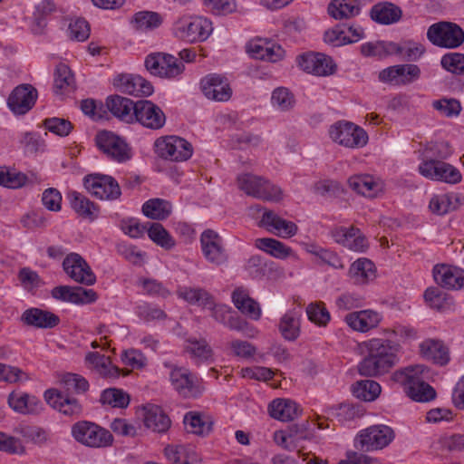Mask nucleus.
I'll list each match as a JSON object with an SVG mask.
<instances>
[{"instance_id": "nucleus-24", "label": "nucleus", "mask_w": 464, "mask_h": 464, "mask_svg": "<svg viewBox=\"0 0 464 464\" xmlns=\"http://www.w3.org/2000/svg\"><path fill=\"white\" fill-rule=\"evenodd\" d=\"M52 296L57 300L76 304H91L97 300V294L92 289L71 287L68 285L56 286L52 290Z\"/></svg>"}, {"instance_id": "nucleus-41", "label": "nucleus", "mask_w": 464, "mask_h": 464, "mask_svg": "<svg viewBox=\"0 0 464 464\" xmlns=\"http://www.w3.org/2000/svg\"><path fill=\"white\" fill-rule=\"evenodd\" d=\"M232 300L235 306L244 314L248 317L257 320L261 315V309L259 304L250 298L247 294H246L241 289H236L232 295Z\"/></svg>"}, {"instance_id": "nucleus-36", "label": "nucleus", "mask_w": 464, "mask_h": 464, "mask_svg": "<svg viewBox=\"0 0 464 464\" xmlns=\"http://www.w3.org/2000/svg\"><path fill=\"white\" fill-rule=\"evenodd\" d=\"M361 5L358 0H333L328 5V14L334 19H348L358 15Z\"/></svg>"}, {"instance_id": "nucleus-55", "label": "nucleus", "mask_w": 464, "mask_h": 464, "mask_svg": "<svg viewBox=\"0 0 464 464\" xmlns=\"http://www.w3.org/2000/svg\"><path fill=\"white\" fill-rule=\"evenodd\" d=\"M308 319L320 326H325L330 321V314L323 303H311L306 307Z\"/></svg>"}, {"instance_id": "nucleus-42", "label": "nucleus", "mask_w": 464, "mask_h": 464, "mask_svg": "<svg viewBox=\"0 0 464 464\" xmlns=\"http://www.w3.org/2000/svg\"><path fill=\"white\" fill-rule=\"evenodd\" d=\"M349 187L363 196L372 198L380 190V185L370 175H354L348 179Z\"/></svg>"}, {"instance_id": "nucleus-58", "label": "nucleus", "mask_w": 464, "mask_h": 464, "mask_svg": "<svg viewBox=\"0 0 464 464\" xmlns=\"http://www.w3.org/2000/svg\"><path fill=\"white\" fill-rule=\"evenodd\" d=\"M397 47L399 50L394 52L393 54L401 55L403 60L409 62L417 61L425 51L422 44L411 42L405 43L402 45L397 44Z\"/></svg>"}, {"instance_id": "nucleus-62", "label": "nucleus", "mask_w": 464, "mask_h": 464, "mask_svg": "<svg viewBox=\"0 0 464 464\" xmlns=\"http://www.w3.org/2000/svg\"><path fill=\"white\" fill-rule=\"evenodd\" d=\"M163 53H155L149 54L145 59V67L150 74L164 78L167 72H163L162 64H165Z\"/></svg>"}, {"instance_id": "nucleus-64", "label": "nucleus", "mask_w": 464, "mask_h": 464, "mask_svg": "<svg viewBox=\"0 0 464 464\" xmlns=\"http://www.w3.org/2000/svg\"><path fill=\"white\" fill-rule=\"evenodd\" d=\"M69 34L72 39L79 42L85 41L90 35V27L86 20L78 18L69 24Z\"/></svg>"}, {"instance_id": "nucleus-20", "label": "nucleus", "mask_w": 464, "mask_h": 464, "mask_svg": "<svg viewBox=\"0 0 464 464\" xmlns=\"http://www.w3.org/2000/svg\"><path fill=\"white\" fill-rule=\"evenodd\" d=\"M297 63L303 71L318 76L333 74L336 70L333 59L323 53H310L300 55Z\"/></svg>"}, {"instance_id": "nucleus-31", "label": "nucleus", "mask_w": 464, "mask_h": 464, "mask_svg": "<svg viewBox=\"0 0 464 464\" xmlns=\"http://www.w3.org/2000/svg\"><path fill=\"white\" fill-rule=\"evenodd\" d=\"M420 353L423 358L434 363L445 365L448 363L449 351L442 342L433 339L423 341L420 344Z\"/></svg>"}, {"instance_id": "nucleus-29", "label": "nucleus", "mask_w": 464, "mask_h": 464, "mask_svg": "<svg viewBox=\"0 0 464 464\" xmlns=\"http://www.w3.org/2000/svg\"><path fill=\"white\" fill-rule=\"evenodd\" d=\"M21 320L24 324L35 328H53L60 322L59 317L54 314L39 308L25 310Z\"/></svg>"}, {"instance_id": "nucleus-44", "label": "nucleus", "mask_w": 464, "mask_h": 464, "mask_svg": "<svg viewBox=\"0 0 464 464\" xmlns=\"http://www.w3.org/2000/svg\"><path fill=\"white\" fill-rule=\"evenodd\" d=\"M351 391L354 397L364 401H372L378 398L381 393V385L372 380H362L354 382Z\"/></svg>"}, {"instance_id": "nucleus-25", "label": "nucleus", "mask_w": 464, "mask_h": 464, "mask_svg": "<svg viewBox=\"0 0 464 464\" xmlns=\"http://www.w3.org/2000/svg\"><path fill=\"white\" fill-rule=\"evenodd\" d=\"M433 277L438 285L447 289L464 287V270L458 267L437 265L433 268Z\"/></svg>"}, {"instance_id": "nucleus-11", "label": "nucleus", "mask_w": 464, "mask_h": 464, "mask_svg": "<svg viewBox=\"0 0 464 464\" xmlns=\"http://www.w3.org/2000/svg\"><path fill=\"white\" fill-rule=\"evenodd\" d=\"M165 367L169 368V381L173 389L185 398H195L202 393L203 387L198 377L185 367L165 362Z\"/></svg>"}, {"instance_id": "nucleus-30", "label": "nucleus", "mask_w": 464, "mask_h": 464, "mask_svg": "<svg viewBox=\"0 0 464 464\" xmlns=\"http://www.w3.org/2000/svg\"><path fill=\"white\" fill-rule=\"evenodd\" d=\"M401 9L390 2H381L375 4L371 11V18L380 24H395L401 18Z\"/></svg>"}, {"instance_id": "nucleus-23", "label": "nucleus", "mask_w": 464, "mask_h": 464, "mask_svg": "<svg viewBox=\"0 0 464 464\" xmlns=\"http://www.w3.org/2000/svg\"><path fill=\"white\" fill-rule=\"evenodd\" d=\"M331 236L337 244L355 252H363L368 246L365 237L354 227H336Z\"/></svg>"}, {"instance_id": "nucleus-15", "label": "nucleus", "mask_w": 464, "mask_h": 464, "mask_svg": "<svg viewBox=\"0 0 464 464\" xmlns=\"http://www.w3.org/2000/svg\"><path fill=\"white\" fill-rule=\"evenodd\" d=\"M132 115V123L139 122L143 127L150 130H160L166 122L163 111L149 100L136 102V109Z\"/></svg>"}, {"instance_id": "nucleus-49", "label": "nucleus", "mask_w": 464, "mask_h": 464, "mask_svg": "<svg viewBox=\"0 0 464 464\" xmlns=\"http://www.w3.org/2000/svg\"><path fill=\"white\" fill-rule=\"evenodd\" d=\"M149 237L158 246L165 249L174 246L175 241L169 232L160 223H152L147 228Z\"/></svg>"}, {"instance_id": "nucleus-28", "label": "nucleus", "mask_w": 464, "mask_h": 464, "mask_svg": "<svg viewBox=\"0 0 464 464\" xmlns=\"http://www.w3.org/2000/svg\"><path fill=\"white\" fill-rule=\"evenodd\" d=\"M143 421L148 429L158 433L166 432L171 424L170 419L163 410L153 404L143 407Z\"/></svg>"}, {"instance_id": "nucleus-2", "label": "nucleus", "mask_w": 464, "mask_h": 464, "mask_svg": "<svg viewBox=\"0 0 464 464\" xmlns=\"http://www.w3.org/2000/svg\"><path fill=\"white\" fill-rule=\"evenodd\" d=\"M428 368L422 364L410 365L394 372L392 380L400 384L404 392L418 402H429L436 398V391L425 382Z\"/></svg>"}, {"instance_id": "nucleus-26", "label": "nucleus", "mask_w": 464, "mask_h": 464, "mask_svg": "<svg viewBox=\"0 0 464 464\" xmlns=\"http://www.w3.org/2000/svg\"><path fill=\"white\" fill-rule=\"evenodd\" d=\"M381 320L382 315L371 309L352 312L344 317V321L349 327L361 333H366L375 328Z\"/></svg>"}, {"instance_id": "nucleus-37", "label": "nucleus", "mask_w": 464, "mask_h": 464, "mask_svg": "<svg viewBox=\"0 0 464 464\" xmlns=\"http://www.w3.org/2000/svg\"><path fill=\"white\" fill-rule=\"evenodd\" d=\"M255 246L278 259H286L293 254V250L290 246L279 240L270 237L256 238L255 240Z\"/></svg>"}, {"instance_id": "nucleus-32", "label": "nucleus", "mask_w": 464, "mask_h": 464, "mask_svg": "<svg viewBox=\"0 0 464 464\" xmlns=\"http://www.w3.org/2000/svg\"><path fill=\"white\" fill-rule=\"evenodd\" d=\"M106 105L114 116L122 121L132 123V113L136 109V102L129 98L114 95L108 97Z\"/></svg>"}, {"instance_id": "nucleus-9", "label": "nucleus", "mask_w": 464, "mask_h": 464, "mask_svg": "<svg viewBox=\"0 0 464 464\" xmlns=\"http://www.w3.org/2000/svg\"><path fill=\"white\" fill-rule=\"evenodd\" d=\"M329 134L334 142L350 149L362 148L368 142L367 132L350 121L334 123L331 126Z\"/></svg>"}, {"instance_id": "nucleus-33", "label": "nucleus", "mask_w": 464, "mask_h": 464, "mask_svg": "<svg viewBox=\"0 0 464 464\" xmlns=\"http://www.w3.org/2000/svg\"><path fill=\"white\" fill-rule=\"evenodd\" d=\"M184 425L188 432L206 436L212 430L213 421L208 415L189 411L184 417Z\"/></svg>"}, {"instance_id": "nucleus-38", "label": "nucleus", "mask_w": 464, "mask_h": 464, "mask_svg": "<svg viewBox=\"0 0 464 464\" xmlns=\"http://www.w3.org/2000/svg\"><path fill=\"white\" fill-rule=\"evenodd\" d=\"M300 313L295 309L286 312L279 323V331L287 341H295L300 335Z\"/></svg>"}, {"instance_id": "nucleus-8", "label": "nucleus", "mask_w": 464, "mask_h": 464, "mask_svg": "<svg viewBox=\"0 0 464 464\" xmlns=\"http://www.w3.org/2000/svg\"><path fill=\"white\" fill-rule=\"evenodd\" d=\"M154 151L162 160L184 161L193 153L192 145L185 139L178 136H165L154 142Z\"/></svg>"}, {"instance_id": "nucleus-16", "label": "nucleus", "mask_w": 464, "mask_h": 464, "mask_svg": "<svg viewBox=\"0 0 464 464\" xmlns=\"http://www.w3.org/2000/svg\"><path fill=\"white\" fill-rule=\"evenodd\" d=\"M85 188L101 199H116L121 192L118 182L111 176L89 175L84 178Z\"/></svg>"}, {"instance_id": "nucleus-18", "label": "nucleus", "mask_w": 464, "mask_h": 464, "mask_svg": "<svg viewBox=\"0 0 464 464\" xmlns=\"http://www.w3.org/2000/svg\"><path fill=\"white\" fill-rule=\"evenodd\" d=\"M63 268L66 275L77 283L92 285L96 282V276L90 266L77 253L66 256L63 262Z\"/></svg>"}, {"instance_id": "nucleus-21", "label": "nucleus", "mask_w": 464, "mask_h": 464, "mask_svg": "<svg viewBox=\"0 0 464 464\" xmlns=\"http://www.w3.org/2000/svg\"><path fill=\"white\" fill-rule=\"evenodd\" d=\"M113 85L118 91L129 95L149 96L153 92L152 84L136 74H119L114 78Z\"/></svg>"}, {"instance_id": "nucleus-59", "label": "nucleus", "mask_w": 464, "mask_h": 464, "mask_svg": "<svg viewBox=\"0 0 464 464\" xmlns=\"http://www.w3.org/2000/svg\"><path fill=\"white\" fill-rule=\"evenodd\" d=\"M19 433L32 443L44 446L49 441V433L40 427L21 428Z\"/></svg>"}, {"instance_id": "nucleus-10", "label": "nucleus", "mask_w": 464, "mask_h": 464, "mask_svg": "<svg viewBox=\"0 0 464 464\" xmlns=\"http://www.w3.org/2000/svg\"><path fill=\"white\" fill-rule=\"evenodd\" d=\"M212 30V23L201 16L181 18L174 27L175 35L188 43L207 40Z\"/></svg>"}, {"instance_id": "nucleus-34", "label": "nucleus", "mask_w": 464, "mask_h": 464, "mask_svg": "<svg viewBox=\"0 0 464 464\" xmlns=\"http://www.w3.org/2000/svg\"><path fill=\"white\" fill-rule=\"evenodd\" d=\"M268 411L272 418L281 421L293 420L299 414L297 404L291 400L285 399L274 400L269 404Z\"/></svg>"}, {"instance_id": "nucleus-57", "label": "nucleus", "mask_w": 464, "mask_h": 464, "mask_svg": "<svg viewBox=\"0 0 464 464\" xmlns=\"http://www.w3.org/2000/svg\"><path fill=\"white\" fill-rule=\"evenodd\" d=\"M187 350L200 360H208L212 356V349L205 339L189 338L187 340Z\"/></svg>"}, {"instance_id": "nucleus-7", "label": "nucleus", "mask_w": 464, "mask_h": 464, "mask_svg": "<svg viewBox=\"0 0 464 464\" xmlns=\"http://www.w3.org/2000/svg\"><path fill=\"white\" fill-rule=\"evenodd\" d=\"M427 38L436 46L452 49L464 43V31L455 23L443 21L429 27Z\"/></svg>"}, {"instance_id": "nucleus-3", "label": "nucleus", "mask_w": 464, "mask_h": 464, "mask_svg": "<svg viewBox=\"0 0 464 464\" xmlns=\"http://www.w3.org/2000/svg\"><path fill=\"white\" fill-rule=\"evenodd\" d=\"M237 186L247 196L266 201L278 202L283 198V190L268 179L251 173L237 176Z\"/></svg>"}, {"instance_id": "nucleus-40", "label": "nucleus", "mask_w": 464, "mask_h": 464, "mask_svg": "<svg viewBox=\"0 0 464 464\" xmlns=\"http://www.w3.org/2000/svg\"><path fill=\"white\" fill-rule=\"evenodd\" d=\"M460 206L459 198L456 194L434 195L430 200L429 208L433 214L442 216L456 210Z\"/></svg>"}, {"instance_id": "nucleus-39", "label": "nucleus", "mask_w": 464, "mask_h": 464, "mask_svg": "<svg viewBox=\"0 0 464 464\" xmlns=\"http://www.w3.org/2000/svg\"><path fill=\"white\" fill-rule=\"evenodd\" d=\"M349 275L355 284H366L375 276L374 264L367 258H359L352 264Z\"/></svg>"}, {"instance_id": "nucleus-13", "label": "nucleus", "mask_w": 464, "mask_h": 464, "mask_svg": "<svg viewBox=\"0 0 464 464\" xmlns=\"http://www.w3.org/2000/svg\"><path fill=\"white\" fill-rule=\"evenodd\" d=\"M250 211L253 215L262 212L258 226L266 227L278 237L288 238L295 236L298 230L294 222L280 218L274 211L263 208L260 205L251 207Z\"/></svg>"}, {"instance_id": "nucleus-35", "label": "nucleus", "mask_w": 464, "mask_h": 464, "mask_svg": "<svg viewBox=\"0 0 464 464\" xmlns=\"http://www.w3.org/2000/svg\"><path fill=\"white\" fill-rule=\"evenodd\" d=\"M71 207L73 210L84 218L94 220L98 217V208L84 195L77 191L68 193Z\"/></svg>"}, {"instance_id": "nucleus-6", "label": "nucleus", "mask_w": 464, "mask_h": 464, "mask_svg": "<svg viewBox=\"0 0 464 464\" xmlns=\"http://www.w3.org/2000/svg\"><path fill=\"white\" fill-rule=\"evenodd\" d=\"M394 439L393 430L387 425H372L362 430L354 440V447L362 451L382 450Z\"/></svg>"}, {"instance_id": "nucleus-50", "label": "nucleus", "mask_w": 464, "mask_h": 464, "mask_svg": "<svg viewBox=\"0 0 464 464\" xmlns=\"http://www.w3.org/2000/svg\"><path fill=\"white\" fill-rule=\"evenodd\" d=\"M272 105L281 111L291 110L295 103L294 94L285 87L275 89L271 96Z\"/></svg>"}, {"instance_id": "nucleus-45", "label": "nucleus", "mask_w": 464, "mask_h": 464, "mask_svg": "<svg viewBox=\"0 0 464 464\" xmlns=\"http://www.w3.org/2000/svg\"><path fill=\"white\" fill-rule=\"evenodd\" d=\"M132 27L140 32L158 28L161 23V16L151 11H140L134 14L130 21Z\"/></svg>"}, {"instance_id": "nucleus-61", "label": "nucleus", "mask_w": 464, "mask_h": 464, "mask_svg": "<svg viewBox=\"0 0 464 464\" xmlns=\"http://www.w3.org/2000/svg\"><path fill=\"white\" fill-rule=\"evenodd\" d=\"M432 105L435 110L439 111L446 117L458 116L461 111L459 102L455 99H441L434 101Z\"/></svg>"}, {"instance_id": "nucleus-56", "label": "nucleus", "mask_w": 464, "mask_h": 464, "mask_svg": "<svg viewBox=\"0 0 464 464\" xmlns=\"http://www.w3.org/2000/svg\"><path fill=\"white\" fill-rule=\"evenodd\" d=\"M441 66L455 74L464 75V54L459 53H448L442 56Z\"/></svg>"}, {"instance_id": "nucleus-47", "label": "nucleus", "mask_w": 464, "mask_h": 464, "mask_svg": "<svg viewBox=\"0 0 464 464\" xmlns=\"http://www.w3.org/2000/svg\"><path fill=\"white\" fill-rule=\"evenodd\" d=\"M74 77L71 69L65 63H59L54 72L53 89L56 94L74 89Z\"/></svg>"}, {"instance_id": "nucleus-63", "label": "nucleus", "mask_w": 464, "mask_h": 464, "mask_svg": "<svg viewBox=\"0 0 464 464\" xmlns=\"http://www.w3.org/2000/svg\"><path fill=\"white\" fill-rule=\"evenodd\" d=\"M148 225H141L136 218L122 219L120 224L121 229L124 234L130 236L132 238L141 237L147 231Z\"/></svg>"}, {"instance_id": "nucleus-46", "label": "nucleus", "mask_w": 464, "mask_h": 464, "mask_svg": "<svg viewBox=\"0 0 464 464\" xmlns=\"http://www.w3.org/2000/svg\"><path fill=\"white\" fill-rule=\"evenodd\" d=\"M142 212L150 218L163 220L170 215L171 205L167 200L152 198L143 204Z\"/></svg>"}, {"instance_id": "nucleus-17", "label": "nucleus", "mask_w": 464, "mask_h": 464, "mask_svg": "<svg viewBox=\"0 0 464 464\" xmlns=\"http://www.w3.org/2000/svg\"><path fill=\"white\" fill-rule=\"evenodd\" d=\"M46 402L60 413L70 418H78L82 413V405L72 395L63 391L50 389L44 392Z\"/></svg>"}, {"instance_id": "nucleus-52", "label": "nucleus", "mask_w": 464, "mask_h": 464, "mask_svg": "<svg viewBox=\"0 0 464 464\" xmlns=\"http://www.w3.org/2000/svg\"><path fill=\"white\" fill-rule=\"evenodd\" d=\"M100 401L115 408H125L130 403V397L121 390L110 388L102 392Z\"/></svg>"}, {"instance_id": "nucleus-54", "label": "nucleus", "mask_w": 464, "mask_h": 464, "mask_svg": "<svg viewBox=\"0 0 464 464\" xmlns=\"http://www.w3.org/2000/svg\"><path fill=\"white\" fill-rule=\"evenodd\" d=\"M393 68H396L399 85L410 84L420 76V69L413 63L393 65Z\"/></svg>"}, {"instance_id": "nucleus-53", "label": "nucleus", "mask_w": 464, "mask_h": 464, "mask_svg": "<svg viewBox=\"0 0 464 464\" xmlns=\"http://www.w3.org/2000/svg\"><path fill=\"white\" fill-rule=\"evenodd\" d=\"M28 380H30V376L22 369L0 362V382L16 383Z\"/></svg>"}, {"instance_id": "nucleus-51", "label": "nucleus", "mask_w": 464, "mask_h": 464, "mask_svg": "<svg viewBox=\"0 0 464 464\" xmlns=\"http://www.w3.org/2000/svg\"><path fill=\"white\" fill-rule=\"evenodd\" d=\"M64 392L84 393L89 389V382L85 378L75 373H66L61 379Z\"/></svg>"}, {"instance_id": "nucleus-22", "label": "nucleus", "mask_w": 464, "mask_h": 464, "mask_svg": "<svg viewBox=\"0 0 464 464\" xmlns=\"http://www.w3.org/2000/svg\"><path fill=\"white\" fill-rule=\"evenodd\" d=\"M203 94L209 100L227 102L232 95L227 80L219 74H208L200 82Z\"/></svg>"}, {"instance_id": "nucleus-14", "label": "nucleus", "mask_w": 464, "mask_h": 464, "mask_svg": "<svg viewBox=\"0 0 464 464\" xmlns=\"http://www.w3.org/2000/svg\"><path fill=\"white\" fill-rule=\"evenodd\" d=\"M201 251L208 262L222 266L228 260L223 238L214 230L206 229L200 236Z\"/></svg>"}, {"instance_id": "nucleus-5", "label": "nucleus", "mask_w": 464, "mask_h": 464, "mask_svg": "<svg viewBox=\"0 0 464 464\" xmlns=\"http://www.w3.org/2000/svg\"><path fill=\"white\" fill-rule=\"evenodd\" d=\"M98 149L111 160L124 163L132 158V149L127 141L109 130L99 131L95 136Z\"/></svg>"}, {"instance_id": "nucleus-4", "label": "nucleus", "mask_w": 464, "mask_h": 464, "mask_svg": "<svg viewBox=\"0 0 464 464\" xmlns=\"http://www.w3.org/2000/svg\"><path fill=\"white\" fill-rule=\"evenodd\" d=\"M71 433L77 442L91 448L108 447L113 441L108 430L88 420L75 422L72 426Z\"/></svg>"}, {"instance_id": "nucleus-43", "label": "nucleus", "mask_w": 464, "mask_h": 464, "mask_svg": "<svg viewBox=\"0 0 464 464\" xmlns=\"http://www.w3.org/2000/svg\"><path fill=\"white\" fill-rule=\"evenodd\" d=\"M180 298L203 308L213 307V296L203 288L183 287L178 291Z\"/></svg>"}, {"instance_id": "nucleus-60", "label": "nucleus", "mask_w": 464, "mask_h": 464, "mask_svg": "<svg viewBox=\"0 0 464 464\" xmlns=\"http://www.w3.org/2000/svg\"><path fill=\"white\" fill-rule=\"evenodd\" d=\"M44 125L46 130L61 137L69 135L72 130V124L68 120L63 118L46 119L44 121Z\"/></svg>"}, {"instance_id": "nucleus-1", "label": "nucleus", "mask_w": 464, "mask_h": 464, "mask_svg": "<svg viewBox=\"0 0 464 464\" xmlns=\"http://www.w3.org/2000/svg\"><path fill=\"white\" fill-rule=\"evenodd\" d=\"M399 344L391 340L372 339L368 344V355L359 363V372L364 376L384 374L398 362Z\"/></svg>"}, {"instance_id": "nucleus-19", "label": "nucleus", "mask_w": 464, "mask_h": 464, "mask_svg": "<svg viewBox=\"0 0 464 464\" xmlns=\"http://www.w3.org/2000/svg\"><path fill=\"white\" fill-rule=\"evenodd\" d=\"M37 96V90L33 85L20 84L9 95L7 105L14 114L23 115L34 107Z\"/></svg>"}, {"instance_id": "nucleus-12", "label": "nucleus", "mask_w": 464, "mask_h": 464, "mask_svg": "<svg viewBox=\"0 0 464 464\" xmlns=\"http://www.w3.org/2000/svg\"><path fill=\"white\" fill-rule=\"evenodd\" d=\"M420 174L426 179L449 184H458L462 176L454 166L434 159H423L418 167Z\"/></svg>"}, {"instance_id": "nucleus-27", "label": "nucleus", "mask_w": 464, "mask_h": 464, "mask_svg": "<svg viewBox=\"0 0 464 464\" xmlns=\"http://www.w3.org/2000/svg\"><path fill=\"white\" fill-rule=\"evenodd\" d=\"M8 404L14 411L24 415L38 414L43 410V403L37 397L22 392H12Z\"/></svg>"}, {"instance_id": "nucleus-48", "label": "nucleus", "mask_w": 464, "mask_h": 464, "mask_svg": "<svg viewBox=\"0 0 464 464\" xmlns=\"http://www.w3.org/2000/svg\"><path fill=\"white\" fill-rule=\"evenodd\" d=\"M398 50L397 44L393 42H369L361 45L362 54L367 57L382 58L393 54Z\"/></svg>"}]
</instances>
